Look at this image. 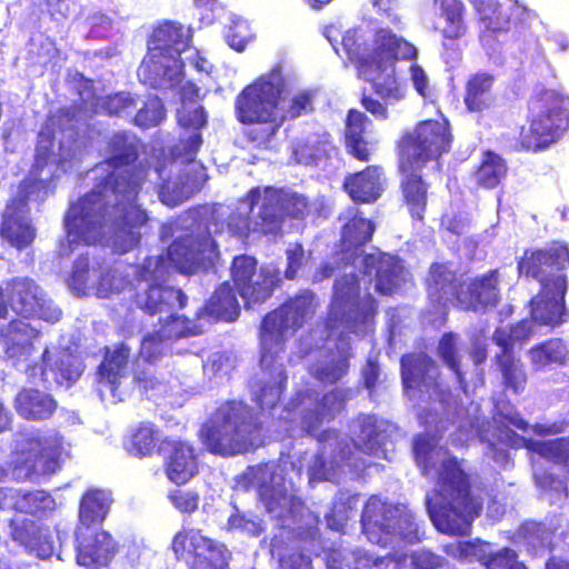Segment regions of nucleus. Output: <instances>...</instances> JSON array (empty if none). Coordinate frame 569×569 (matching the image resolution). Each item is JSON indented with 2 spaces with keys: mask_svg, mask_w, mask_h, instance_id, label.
Instances as JSON below:
<instances>
[{
  "mask_svg": "<svg viewBox=\"0 0 569 569\" xmlns=\"http://www.w3.org/2000/svg\"><path fill=\"white\" fill-rule=\"evenodd\" d=\"M141 143L128 131H118L106 142L103 174L94 187L72 203L64 217L70 242L92 244L111 222L112 251L124 254L141 241L149 217L137 202L148 178L149 166L139 160Z\"/></svg>",
  "mask_w": 569,
  "mask_h": 569,
  "instance_id": "nucleus-1",
  "label": "nucleus"
},
{
  "mask_svg": "<svg viewBox=\"0 0 569 569\" xmlns=\"http://www.w3.org/2000/svg\"><path fill=\"white\" fill-rule=\"evenodd\" d=\"M287 79L280 66L256 78L237 94L234 114L238 122L247 126L243 136L256 149H269L280 128L288 120L311 113L315 94L301 90L293 94L284 110L280 103L287 91Z\"/></svg>",
  "mask_w": 569,
  "mask_h": 569,
  "instance_id": "nucleus-2",
  "label": "nucleus"
},
{
  "mask_svg": "<svg viewBox=\"0 0 569 569\" xmlns=\"http://www.w3.org/2000/svg\"><path fill=\"white\" fill-rule=\"evenodd\" d=\"M212 243L213 241L208 238ZM202 240L192 233L176 238L167 248L166 254L148 256L136 267L134 276L140 282H147L142 290L136 291L133 302L149 316L184 309L189 298L182 289L168 286L172 267L184 276L206 269Z\"/></svg>",
  "mask_w": 569,
  "mask_h": 569,
  "instance_id": "nucleus-3",
  "label": "nucleus"
},
{
  "mask_svg": "<svg viewBox=\"0 0 569 569\" xmlns=\"http://www.w3.org/2000/svg\"><path fill=\"white\" fill-rule=\"evenodd\" d=\"M418 56L417 48L389 28H378L369 52V74L371 91L363 89L360 94L361 107L378 121L389 119L388 104L406 98V84L395 71L398 61H412Z\"/></svg>",
  "mask_w": 569,
  "mask_h": 569,
  "instance_id": "nucleus-4",
  "label": "nucleus"
},
{
  "mask_svg": "<svg viewBox=\"0 0 569 569\" xmlns=\"http://www.w3.org/2000/svg\"><path fill=\"white\" fill-rule=\"evenodd\" d=\"M200 438L213 455L232 457L256 449L262 441V423L241 400L220 402L200 429Z\"/></svg>",
  "mask_w": 569,
  "mask_h": 569,
  "instance_id": "nucleus-5",
  "label": "nucleus"
},
{
  "mask_svg": "<svg viewBox=\"0 0 569 569\" xmlns=\"http://www.w3.org/2000/svg\"><path fill=\"white\" fill-rule=\"evenodd\" d=\"M437 491L442 499L432 512L437 529L449 536H469L473 520L481 513L482 501L472 495L470 477L456 457L442 461Z\"/></svg>",
  "mask_w": 569,
  "mask_h": 569,
  "instance_id": "nucleus-6",
  "label": "nucleus"
},
{
  "mask_svg": "<svg viewBox=\"0 0 569 569\" xmlns=\"http://www.w3.org/2000/svg\"><path fill=\"white\" fill-rule=\"evenodd\" d=\"M191 36L184 27L174 21H163L156 26L147 41V54L141 61L139 72L143 82L160 88L163 82L171 87L183 78V62L180 56L190 46Z\"/></svg>",
  "mask_w": 569,
  "mask_h": 569,
  "instance_id": "nucleus-7",
  "label": "nucleus"
},
{
  "mask_svg": "<svg viewBox=\"0 0 569 569\" xmlns=\"http://www.w3.org/2000/svg\"><path fill=\"white\" fill-rule=\"evenodd\" d=\"M527 124L518 143L527 151L546 149L569 129V96L556 89L535 91L527 103Z\"/></svg>",
  "mask_w": 569,
  "mask_h": 569,
  "instance_id": "nucleus-8",
  "label": "nucleus"
},
{
  "mask_svg": "<svg viewBox=\"0 0 569 569\" xmlns=\"http://www.w3.org/2000/svg\"><path fill=\"white\" fill-rule=\"evenodd\" d=\"M315 299L311 290L303 289L264 315L259 329L263 368H272L279 355L284 352L287 332H296L302 327L306 318L315 312Z\"/></svg>",
  "mask_w": 569,
  "mask_h": 569,
  "instance_id": "nucleus-9",
  "label": "nucleus"
},
{
  "mask_svg": "<svg viewBox=\"0 0 569 569\" xmlns=\"http://www.w3.org/2000/svg\"><path fill=\"white\" fill-rule=\"evenodd\" d=\"M362 532L372 543L386 547L396 539L418 542L421 539L416 512L407 505L390 503L370 496L361 512Z\"/></svg>",
  "mask_w": 569,
  "mask_h": 569,
  "instance_id": "nucleus-10",
  "label": "nucleus"
},
{
  "mask_svg": "<svg viewBox=\"0 0 569 569\" xmlns=\"http://www.w3.org/2000/svg\"><path fill=\"white\" fill-rule=\"evenodd\" d=\"M452 142L451 126L446 117L421 120L412 129L403 131L396 141L397 157L425 167L449 153Z\"/></svg>",
  "mask_w": 569,
  "mask_h": 569,
  "instance_id": "nucleus-11",
  "label": "nucleus"
},
{
  "mask_svg": "<svg viewBox=\"0 0 569 569\" xmlns=\"http://www.w3.org/2000/svg\"><path fill=\"white\" fill-rule=\"evenodd\" d=\"M170 549L187 569H230L232 552L228 546L199 528H181L173 535Z\"/></svg>",
  "mask_w": 569,
  "mask_h": 569,
  "instance_id": "nucleus-12",
  "label": "nucleus"
},
{
  "mask_svg": "<svg viewBox=\"0 0 569 569\" xmlns=\"http://www.w3.org/2000/svg\"><path fill=\"white\" fill-rule=\"evenodd\" d=\"M48 181L26 178L20 181L17 194L7 201L1 214L0 238L10 247L22 251L32 246L37 229L27 217L31 197L47 189Z\"/></svg>",
  "mask_w": 569,
  "mask_h": 569,
  "instance_id": "nucleus-13",
  "label": "nucleus"
},
{
  "mask_svg": "<svg viewBox=\"0 0 569 569\" xmlns=\"http://www.w3.org/2000/svg\"><path fill=\"white\" fill-rule=\"evenodd\" d=\"M568 268L569 247L561 241H551L546 247L527 248L517 261L519 276L536 280L540 287L568 284Z\"/></svg>",
  "mask_w": 569,
  "mask_h": 569,
  "instance_id": "nucleus-14",
  "label": "nucleus"
},
{
  "mask_svg": "<svg viewBox=\"0 0 569 569\" xmlns=\"http://www.w3.org/2000/svg\"><path fill=\"white\" fill-rule=\"evenodd\" d=\"M11 310L23 319L58 322L62 311L56 307L41 286L30 277L17 276L6 281Z\"/></svg>",
  "mask_w": 569,
  "mask_h": 569,
  "instance_id": "nucleus-15",
  "label": "nucleus"
},
{
  "mask_svg": "<svg viewBox=\"0 0 569 569\" xmlns=\"http://www.w3.org/2000/svg\"><path fill=\"white\" fill-rule=\"evenodd\" d=\"M465 273H459L451 261H435L423 278L429 305L437 311L447 310L451 305L458 309Z\"/></svg>",
  "mask_w": 569,
  "mask_h": 569,
  "instance_id": "nucleus-16",
  "label": "nucleus"
},
{
  "mask_svg": "<svg viewBox=\"0 0 569 569\" xmlns=\"http://www.w3.org/2000/svg\"><path fill=\"white\" fill-rule=\"evenodd\" d=\"M422 168L423 166L399 159L397 161L400 204L406 208L410 218L418 222L425 220L431 189V183L421 172Z\"/></svg>",
  "mask_w": 569,
  "mask_h": 569,
  "instance_id": "nucleus-17",
  "label": "nucleus"
},
{
  "mask_svg": "<svg viewBox=\"0 0 569 569\" xmlns=\"http://www.w3.org/2000/svg\"><path fill=\"white\" fill-rule=\"evenodd\" d=\"M458 310L485 313L501 301V273L498 268L463 279Z\"/></svg>",
  "mask_w": 569,
  "mask_h": 569,
  "instance_id": "nucleus-18",
  "label": "nucleus"
},
{
  "mask_svg": "<svg viewBox=\"0 0 569 569\" xmlns=\"http://www.w3.org/2000/svg\"><path fill=\"white\" fill-rule=\"evenodd\" d=\"M159 455L163 458L167 479L182 486L199 471L198 453L194 446L183 439L166 437L159 443Z\"/></svg>",
  "mask_w": 569,
  "mask_h": 569,
  "instance_id": "nucleus-19",
  "label": "nucleus"
},
{
  "mask_svg": "<svg viewBox=\"0 0 569 569\" xmlns=\"http://www.w3.org/2000/svg\"><path fill=\"white\" fill-rule=\"evenodd\" d=\"M568 284L552 283L550 287H539L538 292L530 299V321L539 327L555 329L567 322L569 312L566 305Z\"/></svg>",
  "mask_w": 569,
  "mask_h": 569,
  "instance_id": "nucleus-20",
  "label": "nucleus"
},
{
  "mask_svg": "<svg viewBox=\"0 0 569 569\" xmlns=\"http://www.w3.org/2000/svg\"><path fill=\"white\" fill-rule=\"evenodd\" d=\"M8 526L10 539L29 553L40 559H48L53 553L50 528L42 520L14 515Z\"/></svg>",
  "mask_w": 569,
  "mask_h": 569,
  "instance_id": "nucleus-21",
  "label": "nucleus"
},
{
  "mask_svg": "<svg viewBox=\"0 0 569 569\" xmlns=\"http://www.w3.org/2000/svg\"><path fill=\"white\" fill-rule=\"evenodd\" d=\"M246 202L250 212L259 204L257 221L253 223V231L267 236L280 231L283 217L280 207L278 188L266 187L263 191L259 187H253L241 198Z\"/></svg>",
  "mask_w": 569,
  "mask_h": 569,
  "instance_id": "nucleus-22",
  "label": "nucleus"
},
{
  "mask_svg": "<svg viewBox=\"0 0 569 569\" xmlns=\"http://www.w3.org/2000/svg\"><path fill=\"white\" fill-rule=\"evenodd\" d=\"M11 508L16 515H30L42 520L56 509V500L43 489L0 488V508Z\"/></svg>",
  "mask_w": 569,
  "mask_h": 569,
  "instance_id": "nucleus-23",
  "label": "nucleus"
},
{
  "mask_svg": "<svg viewBox=\"0 0 569 569\" xmlns=\"http://www.w3.org/2000/svg\"><path fill=\"white\" fill-rule=\"evenodd\" d=\"M371 120L355 108L348 110L345 119L342 142L348 156L359 162H369L376 151V141L369 138L368 127Z\"/></svg>",
  "mask_w": 569,
  "mask_h": 569,
  "instance_id": "nucleus-24",
  "label": "nucleus"
},
{
  "mask_svg": "<svg viewBox=\"0 0 569 569\" xmlns=\"http://www.w3.org/2000/svg\"><path fill=\"white\" fill-rule=\"evenodd\" d=\"M401 380L406 390L430 392L439 387V371L435 360L426 352H409L400 358Z\"/></svg>",
  "mask_w": 569,
  "mask_h": 569,
  "instance_id": "nucleus-25",
  "label": "nucleus"
},
{
  "mask_svg": "<svg viewBox=\"0 0 569 569\" xmlns=\"http://www.w3.org/2000/svg\"><path fill=\"white\" fill-rule=\"evenodd\" d=\"M21 317L11 319L0 329V341L6 356L14 361L27 360L34 350L41 331Z\"/></svg>",
  "mask_w": 569,
  "mask_h": 569,
  "instance_id": "nucleus-26",
  "label": "nucleus"
},
{
  "mask_svg": "<svg viewBox=\"0 0 569 569\" xmlns=\"http://www.w3.org/2000/svg\"><path fill=\"white\" fill-rule=\"evenodd\" d=\"M360 283L356 276H343L335 283L337 303L347 312L346 322H366L369 317L377 312L375 298L369 295L367 303L363 305L360 299Z\"/></svg>",
  "mask_w": 569,
  "mask_h": 569,
  "instance_id": "nucleus-27",
  "label": "nucleus"
},
{
  "mask_svg": "<svg viewBox=\"0 0 569 569\" xmlns=\"http://www.w3.org/2000/svg\"><path fill=\"white\" fill-rule=\"evenodd\" d=\"M342 189L356 203L376 202L383 192L382 166L369 164L357 172L348 173Z\"/></svg>",
  "mask_w": 569,
  "mask_h": 569,
  "instance_id": "nucleus-28",
  "label": "nucleus"
},
{
  "mask_svg": "<svg viewBox=\"0 0 569 569\" xmlns=\"http://www.w3.org/2000/svg\"><path fill=\"white\" fill-rule=\"evenodd\" d=\"M366 271H375L376 291L381 296H392L403 281V266L399 258L379 252L363 257Z\"/></svg>",
  "mask_w": 569,
  "mask_h": 569,
  "instance_id": "nucleus-29",
  "label": "nucleus"
},
{
  "mask_svg": "<svg viewBox=\"0 0 569 569\" xmlns=\"http://www.w3.org/2000/svg\"><path fill=\"white\" fill-rule=\"evenodd\" d=\"M118 551L117 542L104 530L83 537L77 546V562L87 568L109 566Z\"/></svg>",
  "mask_w": 569,
  "mask_h": 569,
  "instance_id": "nucleus-30",
  "label": "nucleus"
},
{
  "mask_svg": "<svg viewBox=\"0 0 569 569\" xmlns=\"http://www.w3.org/2000/svg\"><path fill=\"white\" fill-rule=\"evenodd\" d=\"M30 468L42 472H54L60 468L63 437L59 432L50 436H33L28 439Z\"/></svg>",
  "mask_w": 569,
  "mask_h": 569,
  "instance_id": "nucleus-31",
  "label": "nucleus"
},
{
  "mask_svg": "<svg viewBox=\"0 0 569 569\" xmlns=\"http://www.w3.org/2000/svg\"><path fill=\"white\" fill-rule=\"evenodd\" d=\"M240 315V305L229 281L220 283L204 305L197 310L196 319L232 322Z\"/></svg>",
  "mask_w": 569,
  "mask_h": 569,
  "instance_id": "nucleus-32",
  "label": "nucleus"
},
{
  "mask_svg": "<svg viewBox=\"0 0 569 569\" xmlns=\"http://www.w3.org/2000/svg\"><path fill=\"white\" fill-rule=\"evenodd\" d=\"M13 403L17 413L29 421L49 420L58 409V402L51 393L36 388H22Z\"/></svg>",
  "mask_w": 569,
  "mask_h": 569,
  "instance_id": "nucleus-33",
  "label": "nucleus"
},
{
  "mask_svg": "<svg viewBox=\"0 0 569 569\" xmlns=\"http://www.w3.org/2000/svg\"><path fill=\"white\" fill-rule=\"evenodd\" d=\"M348 400V392L341 389H333L325 393L313 409L307 410L301 423L307 433L315 436L325 421L329 422L338 413L345 410Z\"/></svg>",
  "mask_w": 569,
  "mask_h": 569,
  "instance_id": "nucleus-34",
  "label": "nucleus"
},
{
  "mask_svg": "<svg viewBox=\"0 0 569 569\" xmlns=\"http://www.w3.org/2000/svg\"><path fill=\"white\" fill-rule=\"evenodd\" d=\"M131 355L130 347L120 342L113 349L104 348L103 360L97 368V380L116 395Z\"/></svg>",
  "mask_w": 569,
  "mask_h": 569,
  "instance_id": "nucleus-35",
  "label": "nucleus"
},
{
  "mask_svg": "<svg viewBox=\"0 0 569 569\" xmlns=\"http://www.w3.org/2000/svg\"><path fill=\"white\" fill-rule=\"evenodd\" d=\"M495 76L489 72H476L465 82L463 103L470 113H483L495 102Z\"/></svg>",
  "mask_w": 569,
  "mask_h": 569,
  "instance_id": "nucleus-36",
  "label": "nucleus"
},
{
  "mask_svg": "<svg viewBox=\"0 0 569 569\" xmlns=\"http://www.w3.org/2000/svg\"><path fill=\"white\" fill-rule=\"evenodd\" d=\"M375 230V223L365 218L359 209L352 210L341 228V250L358 256L359 250L372 240Z\"/></svg>",
  "mask_w": 569,
  "mask_h": 569,
  "instance_id": "nucleus-37",
  "label": "nucleus"
},
{
  "mask_svg": "<svg viewBox=\"0 0 569 569\" xmlns=\"http://www.w3.org/2000/svg\"><path fill=\"white\" fill-rule=\"evenodd\" d=\"M493 361L501 376L502 391L515 396L522 395L528 386L529 375L521 358L497 352Z\"/></svg>",
  "mask_w": 569,
  "mask_h": 569,
  "instance_id": "nucleus-38",
  "label": "nucleus"
},
{
  "mask_svg": "<svg viewBox=\"0 0 569 569\" xmlns=\"http://www.w3.org/2000/svg\"><path fill=\"white\" fill-rule=\"evenodd\" d=\"M527 355L532 368L542 370L551 366H565L569 358V348L562 338L551 337L531 346Z\"/></svg>",
  "mask_w": 569,
  "mask_h": 569,
  "instance_id": "nucleus-39",
  "label": "nucleus"
},
{
  "mask_svg": "<svg viewBox=\"0 0 569 569\" xmlns=\"http://www.w3.org/2000/svg\"><path fill=\"white\" fill-rule=\"evenodd\" d=\"M280 273L278 270L268 267L259 269L258 277H250L248 281V289L236 288L234 290L244 301V307L250 308L252 305L263 303L274 292V289L280 284Z\"/></svg>",
  "mask_w": 569,
  "mask_h": 569,
  "instance_id": "nucleus-40",
  "label": "nucleus"
},
{
  "mask_svg": "<svg viewBox=\"0 0 569 569\" xmlns=\"http://www.w3.org/2000/svg\"><path fill=\"white\" fill-rule=\"evenodd\" d=\"M160 430L153 422H140L131 430L127 441L126 450L138 458H149L154 453L159 455Z\"/></svg>",
  "mask_w": 569,
  "mask_h": 569,
  "instance_id": "nucleus-41",
  "label": "nucleus"
},
{
  "mask_svg": "<svg viewBox=\"0 0 569 569\" xmlns=\"http://www.w3.org/2000/svg\"><path fill=\"white\" fill-rule=\"evenodd\" d=\"M439 8L440 17L445 20L442 29L443 46L447 41L452 42L462 38L467 33V23L465 20L466 6L461 0H435Z\"/></svg>",
  "mask_w": 569,
  "mask_h": 569,
  "instance_id": "nucleus-42",
  "label": "nucleus"
},
{
  "mask_svg": "<svg viewBox=\"0 0 569 569\" xmlns=\"http://www.w3.org/2000/svg\"><path fill=\"white\" fill-rule=\"evenodd\" d=\"M111 501L110 495L104 490L96 488L86 490L79 503L80 522L87 527L103 522Z\"/></svg>",
  "mask_w": 569,
  "mask_h": 569,
  "instance_id": "nucleus-43",
  "label": "nucleus"
},
{
  "mask_svg": "<svg viewBox=\"0 0 569 569\" xmlns=\"http://www.w3.org/2000/svg\"><path fill=\"white\" fill-rule=\"evenodd\" d=\"M506 160L492 150L482 153L479 166L475 170L477 183L487 189H493L507 177Z\"/></svg>",
  "mask_w": 569,
  "mask_h": 569,
  "instance_id": "nucleus-44",
  "label": "nucleus"
},
{
  "mask_svg": "<svg viewBox=\"0 0 569 569\" xmlns=\"http://www.w3.org/2000/svg\"><path fill=\"white\" fill-rule=\"evenodd\" d=\"M279 358L280 356L277 358L272 368L266 369L260 365L261 369L269 375L271 380L264 382L256 395V401L261 409L273 408L279 402L286 389L287 375L282 365L279 363ZM259 363H261V359Z\"/></svg>",
  "mask_w": 569,
  "mask_h": 569,
  "instance_id": "nucleus-45",
  "label": "nucleus"
},
{
  "mask_svg": "<svg viewBox=\"0 0 569 569\" xmlns=\"http://www.w3.org/2000/svg\"><path fill=\"white\" fill-rule=\"evenodd\" d=\"M173 309L168 311V316L159 321V329L157 332L166 341H177L183 338L193 337L202 333V328L197 325L192 319L178 315ZM157 312L156 315H158Z\"/></svg>",
  "mask_w": 569,
  "mask_h": 569,
  "instance_id": "nucleus-46",
  "label": "nucleus"
},
{
  "mask_svg": "<svg viewBox=\"0 0 569 569\" xmlns=\"http://www.w3.org/2000/svg\"><path fill=\"white\" fill-rule=\"evenodd\" d=\"M532 325L529 318L512 323L509 330L496 328L492 340L499 347V353L516 355L513 351L515 345H523L532 337Z\"/></svg>",
  "mask_w": 569,
  "mask_h": 569,
  "instance_id": "nucleus-47",
  "label": "nucleus"
},
{
  "mask_svg": "<svg viewBox=\"0 0 569 569\" xmlns=\"http://www.w3.org/2000/svg\"><path fill=\"white\" fill-rule=\"evenodd\" d=\"M490 542L480 538L470 540H461L453 543H448L443 547V551L460 561H478L482 566L487 561L491 551H489Z\"/></svg>",
  "mask_w": 569,
  "mask_h": 569,
  "instance_id": "nucleus-48",
  "label": "nucleus"
},
{
  "mask_svg": "<svg viewBox=\"0 0 569 569\" xmlns=\"http://www.w3.org/2000/svg\"><path fill=\"white\" fill-rule=\"evenodd\" d=\"M437 355L440 360L453 372L460 386L466 385L465 373L461 368V357L457 347V335L445 332L438 343Z\"/></svg>",
  "mask_w": 569,
  "mask_h": 569,
  "instance_id": "nucleus-49",
  "label": "nucleus"
},
{
  "mask_svg": "<svg viewBox=\"0 0 569 569\" xmlns=\"http://www.w3.org/2000/svg\"><path fill=\"white\" fill-rule=\"evenodd\" d=\"M365 41L357 30H348L341 40V50L359 72L369 74V53H366Z\"/></svg>",
  "mask_w": 569,
  "mask_h": 569,
  "instance_id": "nucleus-50",
  "label": "nucleus"
},
{
  "mask_svg": "<svg viewBox=\"0 0 569 569\" xmlns=\"http://www.w3.org/2000/svg\"><path fill=\"white\" fill-rule=\"evenodd\" d=\"M259 269L258 260L253 256L242 253L233 257L230 264V279L233 290L236 288L248 289L250 277H258Z\"/></svg>",
  "mask_w": 569,
  "mask_h": 569,
  "instance_id": "nucleus-51",
  "label": "nucleus"
},
{
  "mask_svg": "<svg viewBox=\"0 0 569 569\" xmlns=\"http://www.w3.org/2000/svg\"><path fill=\"white\" fill-rule=\"evenodd\" d=\"M278 193L283 220H303L309 214L311 206L306 196L282 188H278Z\"/></svg>",
  "mask_w": 569,
  "mask_h": 569,
  "instance_id": "nucleus-52",
  "label": "nucleus"
},
{
  "mask_svg": "<svg viewBox=\"0 0 569 569\" xmlns=\"http://www.w3.org/2000/svg\"><path fill=\"white\" fill-rule=\"evenodd\" d=\"M80 361L76 356L70 352H60L53 365L49 366V369L54 373V379L58 383H73L81 376Z\"/></svg>",
  "mask_w": 569,
  "mask_h": 569,
  "instance_id": "nucleus-53",
  "label": "nucleus"
},
{
  "mask_svg": "<svg viewBox=\"0 0 569 569\" xmlns=\"http://www.w3.org/2000/svg\"><path fill=\"white\" fill-rule=\"evenodd\" d=\"M164 117L166 108L162 101L158 97H151L138 109L133 122L140 128H152L158 126Z\"/></svg>",
  "mask_w": 569,
  "mask_h": 569,
  "instance_id": "nucleus-54",
  "label": "nucleus"
},
{
  "mask_svg": "<svg viewBox=\"0 0 569 569\" xmlns=\"http://www.w3.org/2000/svg\"><path fill=\"white\" fill-rule=\"evenodd\" d=\"M349 371V359L340 356L317 368L315 377L322 383L333 385L341 380Z\"/></svg>",
  "mask_w": 569,
  "mask_h": 569,
  "instance_id": "nucleus-55",
  "label": "nucleus"
},
{
  "mask_svg": "<svg viewBox=\"0 0 569 569\" xmlns=\"http://www.w3.org/2000/svg\"><path fill=\"white\" fill-rule=\"evenodd\" d=\"M227 530H241L251 537H259L264 532V525L258 516H247L236 509L227 520Z\"/></svg>",
  "mask_w": 569,
  "mask_h": 569,
  "instance_id": "nucleus-56",
  "label": "nucleus"
},
{
  "mask_svg": "<svg viewBox=\"0 0 569 569\" xmlns=\"http://www.w3.org/2000/svg\"><path fill=\"white\" fill-rule=\"evenodd\" d=\"M483 567L485 569H528L519 560L518 552L510 547H502L497 551H491Z\"/></svg>",
  "mask_w": 569,
  "mask_h": 569,
  "instance_id": "nucleus-57",
  "label": "nucleus"
},
{
  "mask_svg": "<svg viewBox=\"0 0 569 569\" xmlns=\"http://www.w3.org/2000/svg\"><path fill=\"white\" fill-rule=\"evenodd\" d=\"M137 107L136 99L128 92H117L108 96L102 102V109L109 116H130Z\"/></svg>",
  "mask_w": 569,
  "mask_h": 569,
  "instance_id": "nucleus-58",
  "label": "nucleus"
},
{
  "mask_svg": "<svg viewBox=\"0 0 569 569\" xmlns=\"http://www.w3.org/2000/svg\"><path fill=\"white\" fill-rule=\"evenodd\" d=\"M164 341L157 331L147 335L141 341L138 358L149 365L156 363L166 355Z\"/></svg>",
  "mask_w": 569,
  "mask_h": 569,
  "instance_id": "nucleus-59",
  "label": "nucleus"
},
{
  "mask_svg": "<svg viewBox=\"0 0 569 569\" xmlns=\"http://www.w3.org/2000/svg\"><path fill=\"white\" fill-rule=\"evenodd\" d=\"M476 10L488 30L499 31L502 29L503 19L500 6L496 0H480L476 3Z\"/></svg>",
  "mask_w": 569,
  "mask_h": 569,
  "instance_id": "nucleus-60",
  "label": "nucleus"
},
{
  "mask_svg": "<svg viewBox=\"0 0 569 569\" xmlns=\"http://www.w3.org/2000/svg\"><path fill=\"white\" fill-rule=\"evenodd\" d=\"M168 499L177 510L191 515L199 507L200 496L196 490L177 488L169 492Z\"/></svg>",
  "mask_w": 569,
  "mask_h": 569,
  "instance_id": "nucleus-61",
  "label": "nucleus"
},
{
  "mask_svg": "<svg viewBox=\"0 0 569 569\" xmlns=\"http://www.w3.org/2000/svg\"><path fill=\"white\" fill-rule=\"evenodd\" d=\"M89 278V258L87 256H80L73 262L72 271L68 279L69 287L79 293H84L88 288Z\"/></svg>",
  "mask_w": 569,
  "mask_h": 569,
  "instance_id": "nucleus-62",
  "label": "nucleus"
},
{
  "mask_svg": "<svg viewBox=\"0 0 569 569\" xmlns=\"http://www.w3.org/2000/svg\"><path fill=\"white\" fill-rule=\"evenodd\" d=\"M250 210L248 212L242 213L238 210H232L227 217V228L229 232L238 238L247 239L250 233H254L253 224L250 218Z\"/></svg>",
  "mask_w": 569,
  "mask_h": 569,
  "instance_id": "nucleus-63",
  "label": "nucleus"
},
{
  "mask_svg": "<svg viewBox=\"0 0 569 569\" xmlns=\"http://www.w3.org/2000/svg\"><path fill=\"white\" fill-rule=\"evenodd\" d=\"M178 123L183 129L200 131L207 124V113L202 106L182 108L178 113Z\"/></svg>",
  "mask_w": 569,
  "mask_h": 569,
  "instance_id": "nucleus-64",
  "label": "nucleus"
}]
</instances>
